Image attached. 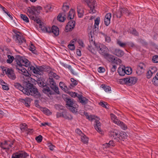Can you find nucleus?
<instances>
[{
  "instance_id": "obj_1",
  "label": "nucleus",
  "mask_w": 158,
  "mask_h": 158,
  "mask_svg": "<svg viewBox=\"0 0 158 158\" xmlns=\"http://www.w3.org/2000/svg\"><path fill=\"white\" fill-rule=\"evenodd\" d=\"M14 86L15 88L28 95H31L36 98H38L41 96V94L38 92L37 89L28 81L27 82H24L23 86L18 83H15Z\"/></svg>"
},
{
  "instance_id": "obj_2",
  "label": "nucleus",
  "mask_w": 158,
  "mask_h": 158,
  "mask_svg": "<svg viewBox=\"0 0 158 158\" xmlns=\"http://www.w3.org/2000/svg\"><path fill=\"white\" fill-rule=\"evenodd\" d=\"M15 64H17L16 69L19 70V72L21 73H26L27 70L22 67V66L28 67L30 65V62L27 59L19 55L16 56Z\"/></svg>"
},
{
  "instance_id": "obj_3",
  "label": "nucleus",
  "mask_w": 158,
  "mask_h": 158,
  "mask_svg": "<svg viewBox=\"0 0 158 158\" xmlns=\"http://www.w3.org/2000/svg\"><path fill=\"white\" fill-rule=\"evenodd\" d=\"M54 73L53 72H50L49 73L48 75L49 77L48 80V85H49L51 89L58 94H60L59 88L57 86L56 83L54 81L52 77Z\"/></svg>"
},
{
  "instance_id": "obj_4",
  "label": "nucleus",
  "mask_w": 158,
  "mask_h": 158,
  "mask_svg": "<svg viewBox=\"0 0 158 158\" xmlns=\"http://www.w3.org/2000/svg\"><path fill=\"white\" fill-rule=\"evenodd\" d=\"M66 105L67 107L73 113H76L78 111V106L73 102L71 99H67Z\"/></svg>"
},
{
  "instance_id": "obj_5",
  "label": "nucleus",
  "mask_w": 158,
  "mask_h": 158,
  "mask_svg": "<svg viewBox=\"0 0 158 158\" xmlns=\"http://www.w3.org/2000/svg\"><path fill=\"white\" fill-rule=\"evenodd\" d=\"M94 116L87 115V118L91 121H94L95 123L94 125V127L96 130L101 134H102V131L101 128V123L98 119H97L95 118Z\"/></svg>"
},
{
  "instance_id": "obj_6",
  "label": "nucleus",
  "mask_w": 158,
  "mask_h": 158,
  "mask_svg": "<svg viewBox=\"0 0 158 158\" xmlns=\"http://www.w3.org/2000/svg\"><path fill=\"white\" fill-rule=\"evenodd\" d=\"M110 116L111 119L113 120L114 123L120 126L123 130H126L127 129V126L123 122L120 121L117 118V117L114 114H111Z\"/></svg>"
},
{
  "instance_id": "obj_7",
  "label": "nucleus",
  "mask_w": 158,
  "mask_h": 158,
  "mask_svg": "<svg viewBox=\"0 0 158 158\" xmlns=\"http://www.w3.org/2000/svg\"><path fill=\"white\" fill-rule=\"evenodd\" d=\"M96 49L100 53L105 57L108 54V49L105 46L99 44L96 46Z\"/></svg>"
},
{
  "instance_id": "obj_8",
  "label": "nucleus",
  "mask_w": 158,
  "mask_h": 158,
  "mask_svg": "<svg viewBox=\"0 0 158 158\" xmlns=\"http://www.w3.org/2000/svg\"><path fill=\"white\" fill-rule=\"evenodd\" d=\"M36 9L35 6H32L27 8V14L30 19H35L36 16L35 13Z\"/></svg>"
},
{
  "instance_id": "obj_9",
  "label": "nucleus",
  "mask_w": 158,
  "mask_h": 158,
  "mask_svg": "<svg viewBox=\"0 0 158 158\" xmlns=\"http://www.w3.org/2000/svg\"><path fill=\"white\" fill-rule=\"evenodd\" d=\"M83 1L86 2L90 8L89 11L90 13H94L95 12L96 10L94 9L95 6V5L96 1L95 0H83Z\"/></svg>"
},
{
  "instance_id": "obj_10",
  "label": "nucleus",
  "mask_w": 158,
  "mask_h": 158,
  "mask_svg": "<svg viewBox=\"0 0 158 158\" xmlns=\"http://www.w3.org/2000/svg\"><path fill=\"white\" fill-rule=\"evenodd\" d=\"M15 141L14 140L10 142V141H5L4 143H1L0 144V146L3 149L8 150L9 149V147H12Z\"/></svg>"
},
{
  "instance_id": "obj_11",
  "label": "nucleus",
  "mask_w": 158,
  "mask_h": 158,
  "mask_svg": "<svg viewBox=\"0 0 158 158\" xmlns=\"http://www.w3.org/2000/svg\"><path fill=\"white\" fill-rule=\"evenodd\" d=\"M145 65L144 64L142 63H140L137 66L136 73L139 75H140L144 72Z\"/></svg>"
},
{
  "instance_id": "obj_12",
  "label": "nucleus",
  "mask_w": 158,
  "mask_h": 158,
  "mask_svg": "<svg viewBox=\"0 0 158 158\" xmlns=\"http://www.w3.org/2000/svg\"><path fill=\"white\" fill-rule=\"evenodd\" d=\"M126 68L128 69V67H127ZM126 71L128 73V69L126 70L125 66L123 65H120L118 70V71L119 75L121 76H124L125 74L128 75V74L126 72Z\"/></svg>"
},
{
  "instance_id": "obj_13",
  "label": "nucleus",
  "mask_w": 158,
  "mask_h": 158,
  "mask_svg": "<svg viewBox=\"0 0 158 158\" xmlns=\"http://www.w3.org/2000/svg\"><path fill=\"white\" fill-rule=\"evenodd\" d=\"M16 42L19 44L20 45L23 43H26V40L21 35L16 34L15 35Z\"/></svg>"
},
{
  "instance_id": "obj_14",
  "label": "nucleus",
  "mask_w": 158,
  "mask_h": 158,
  "mask_svg": "<svg viewBox=\"0 0 158 158\" xmlns=\"http://www.w3.org/2000/svg\"><path fill=\"white\" fill-rule=\"evenodd\" d=\"M75 25V22L73 20H70L68 22L65 27L66 32L71 31L73 29Z\"/></svg>"
},
{
  "instance_id": "obj_15",
  "label": "nucleus",
  "mask_w": 158,
  "mask_h": 158,
  "mask_svg": "<svg viewBox=\"0 0 158 158\" xmlns=\"http://www.w3.org/2000/svg\"><path fill=\"white\" fill-rule=\"evenodd\" d=\"M100 21V18L99 17H98L95 20V23L94 25V28L93 34L96 35L97 34L98 31V25Z\"/></svg>"
},
{
  "instance_id": "obj_16",
  "label": "nucleus",
  "mask_w": 158,
  "mask_h": 158,
  "mask_svg": "<svg viewBox=\"0 0 158 158\" xmlns=\"http://www.w3.org/2000/svg\"><path fill=\"white\" fill-rule=\"evenodd\" d=\"M6 73L8 77L11 79L15 80L16 78V76L12 69L10 68L7 69Z\"/></svg>"
},
{
  "instance_id": "obj_17",
  "label": "nucleus",
  "mask_w": 158,
  "mask_h": 158,
  "mask_svg": "<svg viewBox=\"0 0 158 158\" xmlns=\"http://www.w3.org/2000/svg\"><path fill=\"white\" fill-rule=\"evenodd\" d=\"M119 133V132L117 130H114L113 131H111L110 132L109 135L112 139H114L116 141L118 142Z\"/></svg>"
},
{
  "instance_id": "obj_18",
  "label": "nucleus",
  "mask_w": 158,
  "mask_h": 158,
  "mask_svg": "<svg viewBox=\"0 0 158 158\" xmlns=\"http://www.w3.org/2000/svg\"><path fill=\"white\" fill-rule=\"evenodd\" d=\"M89 40L90 43V45H94L95 48L96 46L98 45L99 44H96L95 43V39L94 37H93V35L92 34L91 31H90V33L89 34Z\"/></svg>"
},
{
  "instance_id": "obj_19",
  "label": "nucleus",
  "mask_w": 158,
  "mask_h": 158,
  "mask_svg": "<svg viewBox=\"0 0 158 158\" xmlns=\"http://www.w3.org/2000/svg\"><path fill=\"white\" fill-rule=\"evenodd\" d=\"M28 70L30 71L31 72H33L34 73L39 74L40 72L39 71H41L40 69H36L35 67L32 66H29L28 68ZM42 71V70H41Z\"/></svg>"
},
{
  "instance_id": "obj_20",
  "label": "nucleus",
  "mask_w": 158,
  "mask_h": 158,
  "mask_svg": "<svg viewBox=\"0 0 158 158\" xmlns=\"http://www.w3.org/2000/svg\"><path fill=\"white\" fill-rule=\"evenodd\" d=\"M42 91L44 93L47 94L48 96L51 95L53 94V93L50 88L48 86H46L43 88Z\"/></svg>"
},
{
  "instance_id": "obj_21",
  "label": "nucleus",
  "mask_w": 158,
  "mask_h": 158,
  "mask_svg": "<svg viewBox=\"0 0 158 158\" xmlns=\"http://www.w3.org/2000/svg\"><path fill=\"white\" fill-rule=\"evenodd\" d=\"M118 135V142L120 140H124V139H127V134L123 132H119Z\"/></svg>"
},
{
  "instance_id": "obj_22",
  "label": "nucleus",
  "mask_w": 158,
  "mask_h": 158,
  "mask_svg": "<svg viewBox=\"0 0 158 158\" xmlns=\"http://www.w3.org/2000/svg\"><path fill=\"white\" fill-rule=\"evenodd\" d=\"M78 101L81 103L85 104L88 102V100L84 97L82 98V96L78 94Z\"/></svg>"
},
{
  "instance_id": "obj_23",
  "label": "nucleus",
  "mask_w": 158,
  "mask_h": 158,
  "mask_svg": "<svg viewBox=\"0 0 158 158\" xmlns=\"http://www.w3.org/2000/svg\"><path fill=\"white\" fill-rule=\"evenodd\" d=\"M52 32L56 36H58L59 35V28L56 26H53L52 27Z\"/></svg>"
},
{
  "instance_id": "obj_24",
  "label": "nucleus",
  "mask_w": 158,
  "mask_h": 158,
  "mask_svg": "<svg viewBox=\"0 0 158 158\" xmlns=\"http://www.w3.org/2000/svg\"><path fill=\"white\" fill-rule=\"evenodd\" d=\"M104 57L108 61L112 63L115 60V57L112 55H110L109 54H108L107 55H106Z\"/></svg>"
},
{
  "instance_id": "obj_25",
  "label": "nucleus",
  "mask_w": 158,
  "mask_h": 158,
  "mask_svg": "<svg viewBox=\"0 0 158 158\" xmlns=\"http://www.w3.org/2000/svg\"><path fill=\"white\" fill-rule=\"evenodd\" d=\"M65 13H60L57 17V19L60 22H63L66 19Z\"/></svg>"
},
{
  "instance_id": "obj_26",
  "label": "nucleus",
  "mask_w": 158,
  "mask_h": 158,
  "mask_svg": "<svg viewBox=\"0 0 158 158\" xmlns=\"http://www.w3.org/2000/svg\"><path fill=\"white\" fill-rule=\"evenodd\" d=\"M114 54L117 56L120 57L123 55L124 53L122 50L119 49H116L114 52Z\"/></svg>"
},
{
  "instance_id": "obj_27",
  "label": "nucleus",
  "mask_w": 158,
  "mask_h": 158,
  "mask_svg": "<svg viewBox=\"0 0 158 158\" xmlns=\"http://www.w3.org/2000/svg\"><path fill=\"white\" fill-rule=\"evenodd\" d=\"M137 79L135 77H129V85L135 84L137 82Z\"/></svg>"
},
{
  "instance_id": "obj_28",
  "label": "nucleus",
  "mask_w": 158,
  "mask_h": 158,
  "mask_svg": "<svg viewBox=\"0 0 158 158\" xmlns=\"http://www.w3.org/2000/svg\"><path fill=\"white\" fill-rule=\"evenodd\" d=\"M62 117L65 119H67L69 120H71L73 119V117L65 111H63Z\"/></svg>"
},
{
  "instance_id": "obj_29",
  "label": "nucleus",
  "mask_w": 158,
  "mask_h": 158,
  "mask_svg": "<svg viewBox=\"0 0 158 158\" xmlns=\"http://www.w3.org/2000/svg\"><path fill=\"white\" fill-rule=\"evenodd\" d=\"M75 15L74 10L73 9H71L69 12V15L68 16V19H73Z\"/></svg>"
},
{
  "instance_id": "obj_30",
  "label": "nucleus",
  "mask_w": 158,
  "mask_h": 158,
  "mask_svg": "<svg viewBox=\"0 0 158 158\" xmlns=\"http://www.w3.org/2000/svg\"><path fill=\"white\" fill-rule=\"evenodd\" d=\"M122 9H119L116 12H115L114 14V16H116L117 18H121L122 16Z\"/></svg>"
},
{
  "instance_id": "obj_31",
  "label": "nucleus",
  "mask_w": 158,
  "mask_h": 158,
  "mask_svg": "<svg viewBox=\"0 0 158 158\" xmlns=\"http://www.w3.org/2000/svg\"><path fill=\"white\" fill-rule=\"evenodd\" d=\"M78 15L79 18L82 17L83 15L84 12L80 6H78L77 8Z\"/></svg>"
},
{
  "instance_id": "obj_32",
  "label": "nucleus",
  "mask_w": 158,
  "mask_h": 158,
  "mask_svg": "<svg viewBox=\"0 0 158 158\" xmlns=\"http://www.w3.org/2000/svg\"><path fill=\"white\" fill-rule=\"evenodd\" d=\"M88 49L92 53L95 54L96 53V50L94 45H89L88 46Z\"/></svg>"
},
{
  "instance_id": "obj_33",
  "label": "nucleus",
  "mask_w": 158,
  "mask_h": 158,
  "mask_svg": "<svg viewBox=\"0 0 158 158\" xmlns=\"http://www.w3.org/2000/svg\"><path fill=\"white\" fill-rule=\"evenodd\" d=\"M27 126L26 123H23L20 124V129L22 132L26 131V130H27Z\"/></svg>"
},
{
  "instance_id": "obj_34",
  "label": "nucleus",
  "mask_w": 158,
  "mask_h": 158,
  "mask_svg": "<svg viewBox=\"0 0 158 158\" xmlns=\"http://www.w3.org/2000/svg\"><path fill=\"white\" fill-rule=\"evenodd\" d=\"M41 29L43 31H46L47 32L51 33L52 32V28L49 27H46L44 26H42Z\"/></svg>"
},
{
  "instance_id": "obj_35",
  "label": "nucleus",
  "mask_w": 158,
  "mask_h": 158,
  "mask_svg": "<svg viewBox=\"0 0 158 158\" xmlns=\"http://www.w3.org/2000/svg\"><path fill=\"white\" fill-rule=\"evenodd\" d=\"M81 141L84 143L87 144L88 143V138L84 134L81 137Z\"/></svg>"
},
{
  "instance_id": "obj_36",
  "label": "nucleus",
  "mask_w": 158,
  "mask_h": 158,
  "mask_svg": "<svg viewBox=\"0 0 158 158\" xmlns=\"http://www.w3.org/2000/svg\"><path fill=\"white\" fill-rule=\"evenodd\" d=\"M119 82L121 84H127L128 83V78L127 77L120 79Z\"/></svg>"
},
{
  "instance_id": "obj_37",
  "label": "nucleus",
  "mask_w": 158,
  "mask_h": 158,
  "mask_svg": "<svg viewBox=\"0 0 158 158\" xmlns=\"http://www.w3.org/2000/svg\"><path fill=\"white\" fill-rule=\"evenodd\" d=\"M20 17L25 22L28 23L29 22L28 18L25 15L21 14L20 15Z\"/></svg>"
},
{
  "instance_id": "obj_38",
  "label": "nucleus",
  "mask_w": 158,
  "mask_h": 158,
  "mask_svg": "<svg viewBox=\"0 0 158 158\" xmlns=\"http://www.w3.org/2000/svg\"><path fill=\"white\" fill-rule=\"evenodd\" d=\"M8 59L6 60V62L9 64L11 63L13 60H15V58H14V57L10 55H8L7 56Z\"/></svg>"
},
{
  "instance_id": "obj_39",
  "label": "nucleus",
  "mask_w": 158,
  "mask_h": 158,
  "mask_svg": "<svg viewBox=\"0 0 158 158\" xmlns=\"http://www.w3.org/2000/svg\"><path fill=\"white\" fill-rule=\"evenodd\" d=\"M44 113L47 115H50L52 114V112L46 108H43L42 110Z\"/></svg>"
},
{
  "instance_id": "obj_40",
  "label": "nucleus",
  "mask_w": 158,
  "mask_h": 158,
  "mask_svg": "<svg viewBox=\"0 0 158 158\" xmlns=\"http://www.w3.org/2000/svg\"><path fill=\"white\" fill-rule=\"evenodd\" d=\"M59 85L60 88L63 90L66 91L67 89V86L65 84L62 82H60L59 83Z\"/></svg>"
},
{
  "instance_id": "obj_41",
  "label": "nucleus",
  "mask_w": 158,
  "mask_h": 158,
  "mask_svg": "<svg viewBox=\"0 0 158 158\" xmlns=\"http://www.w3.org/2000/svg\"><path fill=\"white\" fill-rule=\"evenodd\" d=\"M152 82L155 85H158V77L156 76V75L152 79Z\"/></svg>"
},
{
  "instance_id": "obj_42",
  "label": "nucleus",
  "mask_w": 158,
  "mask_h": 158,
  "mask_svg": "<svg viewBox=\"0 0 158 158\" xmlns=\"http://www.w3.org/2000/svg\"><path fill=\"white\" fill-rule=\"evenodd\" d=\"M55 108L57 110H64L65 107L60 105L56 104L55 106Z\"/></svg>"
},
{
  "instance_id": "obj_43",
  "label": "nucleus",
  "mask_w": 158,
  "mask_h": 158,
  "mask_svg": "<svg viewBox=\"0 0 158 158\" xmlns=\"http://www.w3.org/2000/svg\"><path fill=\"white\" fill-rule=\"evenodd\" d=\"M44 7L46 10V13L48 12L49 11H52V7L50 5H46Z\"/></svg>"
},
{
  "instance_id": "obj_44",
  "label": "nucleus",
  "mask_w": 158,
  "mask_h": 158,
  "mask_svg": "<svg viewBox=\"0 0 158 158\" xmlns=\"http://www.w3.org/2000/svg\"><path fill=\"white\" fill-rule=\"evenodd\" d=\"M99 104L100 105L105 108L107 109L109 107L107 103L104 102H101L99 103Z\"/></svg>"
},
{
  "instance_id": "obj_45",
  "label": "nucleus",
  "mask_w": 158,
  "mask_h": 158,
  "mask_svg": "<svg viewBox=\"0 0 158 158\" xmlns=\"http://www.w3.org/2000/svg\"><path fill=\"white\" fill-rule=\"evenodd\" d=\"M153 71H152L150 70H149L146 73L147 77L149 79L152 77L153 74Z\"/></svg>"
},
{
  "instance_id": "obj_46",
  "label": "nucleus",
  "mask_w": 158,
  "mask_h": 158,
  "mask_svg": "<svg viewBox=\"0 0 158 158\" xmlns=\"http://www.w3.org/2000/svg\"><path fill=\"white\" fill-rule=\"evenodd\" d=\"M102 88H103L106 92L109 91L111 90V88L108 86H105V85H101Z\"/></svg>"
},
{
  "instance_id": "obj_47",
  "label": "nucleus",
  "mask_w": 158,
  "mask_h": 158,
  "mask_svg": "<svg viewBox=\"0 0 158 158\" xmlns=\"http://www.w3.org/2000/svg\"><path fill=\"white\" fill-rule=\"evenodd\" d=\"M69 6L63 5L62 6V9L64 12H63L62 13H65V14H65L66 12L68 10H69Z\"/></svg>"
},
{
  "instance_id": "obj_48",
  "label": "nucleus",
  "mask_w": 158,
  "mask_h": 158,
  "mask_svg": "<svg viewBox=\"0 0 158 158\" xmlns=\"http://www.w3.org/2000/svg\"><path fill=\"white\" fill-rule=\"evenodd\" d=\"M31 101V99L29 98H27L26 101H25L24 104L27 106H29Z\"/></svg>"
},
{
  "instance_id": "obj_49",
  "label": "nucleus",
  "mask_w": 158,
  "mask_h": 158,
  "mask_svg": "<svg viewBox=\"0 0 158 158\" xmlns=\"http://www.w3.org/2000/svg\"><path fill=\"white\" fill-rule=\"evenodd\" d=\"M20 155H19L18 153L13 154L11 158H22Z\"/></svg>"
},
{
  "instance_id": "obj_50",
  "label": "nucleus",
  "mask_w": 158,
  "mask_h": 158,
  "mask_svg": "<svg viewBox=\"0 0 158 158\" xmlns=\"http://www.w3.org/2000/svg\"><path fill=\"white\" fill-rule=\"evenodd\" d=\"M117 44L121 47H124L126 44V43H122L121 41L119 40H118L117 41Z\"/></svg>"
},
{
  "instance_id": "obj_51",
  "label": "nucleus",
  "mask_w": 158,
  "mask_h": 158,
  "mask_svg": "<svg viewBox=\"0 0 158 158\" xmlns=\"http://www.w3.org/2000/svg\"><path fill=\"white\" fill-rule=\"evenodd\" d=\"M152 61L153 62L157 63L158 62V56L156 55L153 57L152 59Z\"/></svg>"
},
{
  "instance_id": "obj_52",
  "label": "nucleus",
  "mask_w": 158,
  "mask_h": 158,
  "mask_svg": "<svg viewBox=\"0 0 158 158\" xmlns=\"http://www.w3.org/2000/svg\"><path fill=\"white\" fill-rule=\"evenodd\" d=\"M35 139L38 143L41 142L42 140V136L41 135H39L35 138Z\"/></svg>"
},
{
  "instance_id": "obj_53",
  "label": "nucleus",
  "mask_w": 158,
  "mask_h": 158,
  "mask_svg": "<svg viewBox=\"0 0 158 158\" xmlns=\"http://www.w3.org/2000/svg\"><path fill=\"white\" fill-rule=\"evenodd\" d=\"M122 61L120 59L117 58H115V60L113 63H115L117 64H121Z\"/></svg>"
},
{
  "instance_id": "obj_54",
  "label": "nucleus",
  "mask_w": 158,
  "mask_h": 158,
  "mask_svg": "<svg viewBox=\"0 0 158 158\" xmlns=\"http://www.w3.org/2000/svg\"><path fill=\"white\" fill-rule=\"evenodd\" d=\"M76 132L81 137L84 135V134L82 133V131L79 129H77L76 130Z\"/></svg>"
},
{
  "instance_id": "obj_55",
  "label": "nucleus",
  "mask_w": 158,
  "mask_h": 158,
  "mask_svg": "<svg viewBox=\"0 0 158 158\" xmlns=\"http://www.w3.org/2000/svg\"><path fill=\"white\" fill-rule=\"evenodd\" d=\"M111 17V14L110 13H108L105 15V19H107L110 20Z\"/></svg>"
},
{
  "instance_id": "obj_56",
  "label": "nucleus",
  "mask_w": 158,
  "mask_h": 158,
  "mask_svg": "<svg viewBox=\"0 0 158 158\" xmlns=\"http://www.w3.org/2000/svg\"><path fill=\"white\" fill-rule=\"evenodd\" d=\"M71 81L72 82V84L74 85H76L77 84V82L73 78H71Z\"/></svg>"
},
{
  "instance_id": "obj_57",
  "label": "nucleus",
  "mask_w": 158,
  "mask_h": 158,
  "mask_svg": "<svg viewBox=\"0 0 158 158\" xmlns=\"http://www.w3.org/2000/svg\"><path fill=\"white\" fill-rule=\"evenodd\" d=\"M18 154L19 155L21 154V158H24L28 156L27 153L25 152L22 153H18Z\"/></svg>"
},
{
  "instance_id": "obj_58",
  "label": "nucleus",
  "mask_w": 158,
  "mask_h": 158,
  "mask_svg": "<svg viewBox=\"0 0 158 158\" xmlns=\"http://www.w3.org/2000/svg\"><path fill=\"white\" fill-rule=\"evenodd\" d=\"M68 48L72 50H74L75 48L74 45L73 44H69L68 45Z\"/></svg>"
},
{
  "instance_id": "obj_59",
  "label": "nucleus",
  "mask_w": 158,
  "mask_h": 158,
  "mask_svg": "<svg viewBox=\"0 0 158 158\" xmlns=\"http://www.w3.org/2000/svg\"><path fill=\"white\" fill-rule=\"evenodd\" d=\"M98 71L99 73H104L105 71V69L102 67H99L98 69Z\"/></svg>"
},
{
  "instance_id": "obj_60",
  "label": "nucleus",
  "mask_w": 158,
  "mask_h": 158,
  "mask_svg": "<svg viewBox=\"0 0 158 158\" xmlns=\"http://www.w3.org/2000/svg\"><path fill=\"white\" fill-rule=\"evenodd\" d=\"M29 50L33 52L35 50V47L34 45L31 44L30 46Z\"/></svg>"
},
{
  "instance_id": "obj_61",
  "label": "nucleus",
  "mask_w": 158,
  "mask_h": 158,
  "mask_svg": "<svg viewBox=\"0 0 158 158\" xmlns=\"http://www.w3.org/2000/svg\"><path fill=\"white\" fill-rule=\"evenodd\" d=\"M48 147L49 149L51 151H53L54 150L55 146L53 145L51 143H48Z\"/></svg>"
},
{
  "instance_id": "obj_62",
  "label": "nucleus",
  "mask_w": 158,
  "mask_h": 158,
  "mask_svg": "<svg viewBox=\"0 0 158 158\" xmlns=\"http://www.w3.org/2000/svg\"><path fill=\"white\" fill-rule=\"evenodd\" d=\"M104 23L106 26H108L110 23V20L107 19H104Z\"/></svg>"
},
{
  "instance_id": "obj_63",
  "label": "nucleus",
  "mask_w": 158,
  "mask_h": 158,
  "mask_svg": "<svg viewBox=\"0 0 158 158\" xmlns=\"http://www.w3.org/2000/svg\"><path fill=\"white\" fill-rule=\"evenodd\" d=\"M70 94L72 97H77L78 98V94L75 92H70Z\"/></svg>"
},
{
  "instance_id": "obj_64",
  "label": "nucleus",
  "mask_w": 158,
  "mask_h": 158,
  "mask_svg": "<svg viewBox=\"0 0 158 158\" xmlns=\"http://www.w3.org/2000/svg\"><path fill=\"white\" fill-rule=\"evenodd\" d=\"M63 112L62 113L57 112L56 114V116L57 118L60 117H62L63 115Z\"/></svg>"
}]
</instances>
